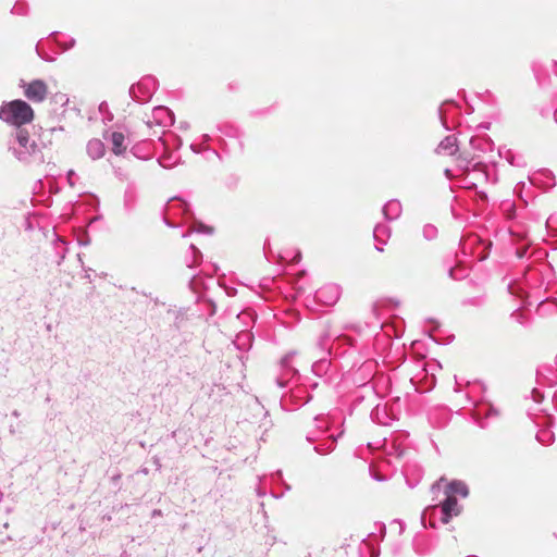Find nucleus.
I'll return each mask as SVG.
<instances>
[{"mask_svg": "<svg viewBox=\"0 0 557 557\" xmlns=\"http://www.w3.org/2000/svg\"><path fill=\"white\" fill-rule=\"evenodd\" d=\"M445 499L441 503L442 522L448 523L453 517H457L461 512L457 497H467L469 494L467 485L461 481L447 482L444 488Z\"/></svg>", "mask_w": 557, "mask_h": 557, "instance_id": "f257e3e1", "label": "nucleus"}, {"mask_svg": "<svg viewBox=\"0 0 557 557\" xmlns=\"http://www.w3.org/2000/svg\"><path fill=\"white\" fill-rule=\"evenodd\" d=\"M35 117L34 110L24 100H12L4 102L0 108V119L20 128L22 125L32 123Z\"/></svg>", "mask_w": 557, "mask_h": 557, "instance_id": "f03ea898", "label": "nucleus"}, {"mask_svg": "<svg viewBox=\"0 0 557 557\" xmlns=\"http://www.w3.org/2000/svg\"><path fill=\"white\" fill-rule=\"evenodd\" d=\"M25 97L33 102H42L48 95V86L41 79L32 81L24 88Z\"/></svg>", "mask_w": 557, "mask_h": 557, "instance_id": "7ed1b4c3", "label": "nucleus"}, {"mask_svg": "<svg viewBox=\"0 0 557 557\" xmlns=\"http://www.w3.org/2000/svg\"><path fill=\"white\" fill-rule=\"evenodd\" d=\"M457 138L455 136H447L444 138L436 148V153L442 157H453L457 153Z\"/></svg>", "mask_w": 557, "mask_h": 557, "instance_id": "20e7f679", "label": "nucleus"}, {"mask_svg": "<svg viewBox=\"0 0 557 557\" xmlns=\"http://www.w3.org/2000/svg\"><path fill=\"white\" fill-rule=\"evenodd\" d=\"M110 141L112 144V151L115 154H121L126 151L127 145L125 144V136L123 133L113 132L110 135Z\"/></svg>", "mask_w": 557, "mask_h": 557, "instance_id": "39448f33", "label": "nucleus"}, {"mask_svg": "<svg viewBox=\"0 0 557 557\" xmlns=\"http://www.w3.org/2000/svg\"><path fill=\"white\" fill-rule=\"evenodd\" d=\"M16 140L20 144L21 147L28 149V146L32 148V151L35 150L36 144L33 141L30 143V136L28 131L24 128H18L16 132Z\"/></svg>", "mask_w": 557, "mask_h": 557, "instance_id": "423d86ee", "label": "nucleus"}, {"mask_svg": "<svg viewBox=\"0 0 557 557\" xmlns=\"http://www.w3.org/2000/svg\"><path fill=\"white\" fill-rule=\"evenodd\" d=\"M446 482V479L444 476H442L438 481H436L433 485H432V491H435V490H440L441 487V484Z\"/></svg>", "mask_w": 557, "mask_h": 557, "instance_id": "0eeeda50", "label": "nucleus"}, {"mask_svg": "<svg viewBox=\"0 0 557 557\" xmlns=\"http://www.w3.org/2000/svg\"><path fill=\"white\" fill-rule=\"evenodd\" d=\"M90 145H91V146H92V145H95V146H99V147H100V146H101V143H100V141H98V140H96V141H94V143H90Z\"/></svg>", "mask_w": 557, "mask_h": 557, "instance_id": "6e6552de", "label": "nucleus"}, {"mask_svg": "<svg viewBox=\"0 0 557 557\" xmlns=\"http://www.w3.org/2000/svg\"><path fill=\"white\" fill-rule=\"evenodd\" d=\"M430 525H431L432 528H434V527H435V523H434V522H430Z\"/></svg>", "mask_w": 557, "mask_h": 557, "instance_id": "1a4fd4ad", "label": "nucleus"}]
</instances>
